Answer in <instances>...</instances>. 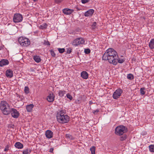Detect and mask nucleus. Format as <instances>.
<instances>
[{"label": "nucleus", "mask_w": 154, "mask_h": 154, "mask_svg": "<svg viewBox=\"0 0 154 154\" xmlns=\"http://www.w3.org/2000/svg\"><path fill=\"white\" fill-rule=\"evenodd\" d=\"M47 26V24L44 23V24H42V25H40L39 26V28L40 29H43L46 28Z\"/></svg>", "instance_id": "23"}, {"label": "nucleus", "mask_w": 154, "mask_h": 154, "mask_svg": "<svg viewBox=\"0 0 154 154\" xmlns=\"http://www.w3.org/2000/svg\"><path fill=\"white\" fill-rule=\"evenodd\" d=\"M84 39L82 38H79L74 39L72 42V45L75 46H77L80 44H84Z\"/></svg>", "instance_id": "6"}, {"label": "nucleus", "mask_w": 154, "mask_h": 154, "mask_svg": "<svg viewBox=\"0 0 154 154\" xmlns=\"http://www.w3.org/2000/svg\"><path fill=\"white\" fill-rule=\"evenodd\" d=\"M4 46L3 45H1L0 46V50H1L3 49Z\"/></svg>", "instance_id": "43"}, {"label": "nucleus", "mask_w": 154, "mask_h": 154, "mask_svg": "<svg viewBox=\"0 0 154 154\" xmlns=\"http://www.w3.org/2000/svg\"><path fill=\"white\" fill-rule=\"evenodd\" d=\"M145 88H140V91L141 94L143 95L145 94Z\"/></svg>", "instance_id": "28"}, {"label": "nucleus", "mask_w": 154, "mask_h": 154, "mask_svg": "<svg viewBox=\"0 0 154 154\" xmlns=\"http://www.w3.org/2000/svg\"><path fill=\"white\" fill-rule=\"evenodd\" d=\"M33 59L35 61L39 63L41 61V59L39 56H35L34 57Z\"/></svg>", "instance_id": "20"}, {"label": "nucleus", "mask_w": 154, "mask_h": 154, "mask_svg": "<svg viewBox=\"0 0 154 154\" xmlns=\"http://www.w3.org/2000/svg\"><path fill=\"white\" fill-rule=\"evenodd\" d=\"M63 11L64 14L66 15H69L73 12L74 10L69 8H65L63 9Z\"/></svg>", "instance_id": "11"}, {"label": "nucleus", "mask_w": 154, "mask_h": 154, "mask_svg": "<svg viewBox=\"0 0 154 154\" xmlns=\"http://www.w3.org/2000/svg\"><path fill=\"white\" fill-rule=\"evenodd\" d=\"M20 44L23 47H27L30 43V41L28 38L23 37H20L18 39Z\"/></svg>", "instance_id": "4"}, {"label": "nucleus", "mask_w": 154, "mask_h": 154, "mask_svg": "<svg viewBox=\"0 0 154 154\" xmlns=\"http://www.w3.org/2000/svg\"><path fill=\"white\" fill-rule=\"evenodd\" d=\"M149 150L151 152H154V145H150L149 146Z\"/></svg>", "instance_id": "22"}, {"label": "nucleus", "mask_w": 154, "mask_h": 154, "mask_svg": "<svg viewBox=\"0 0 154 154\" xmlns=\"http://www.w3.org/2000/svg\"><path fill=\"white\" fill-rule=\"evenodd\" d=\"M16 99L18 101H20L22 100V97L17 94H16Z\"/></svg>", "instance_id": "24"}, {"label": "nucleus", "mask_w": 154, "mask_h": 154, "mask_svg": "<svg viewBox=\"0 0 154 154\" xmlns=\"http://www.w3.org/2000/svg\"><path fill=\"white\" fill-rule=\"evenodd\" d=\"M45 44L47 45H50V44L49 42L48 41H47L46 42H45Z\"/></svg>", "instance_id": "44"}, {"label": "nucleus", "mask_w": 154, "mask_h": 154, "mask_svg": "<svg viewBox=\"0 0 154 154\" xmlns=\"http://www.w3.org/2000/svg\"><path fill=\"white\" fill-rule=\"evenodd\" d=\"M67 97L70 100H71L72 99V97L69 93H68L66 94Z\"/></svg>", "instance_id": "33"}, {"label": "nucleus", "mask_w": 154, "mask_h": 154, "mask_svg": "<svg viewBox=\"0 0 154 154\" xmlns=\"http://www.w3.org/2000/svg\"><path fill=\"white\" fill-rule=\"evenodd\" d=\"M118 58L117 52L113 48H110L107 50L103 54L102 59L105 60H108L111 64L116 65Z\"/></svg>", "instance_id": "1"}, {"label": "nucleus", "mask_w": 154, "mask_h": 154, "mask_svg": "<svg viewBox=\"0 0 154 154\" xmlns=\"http://www.w3.org/2000/svg\"><path fill=\"white\" fill-rule=\"evenodd\" d=\"M71 52V51H69V53H70Z\"/></svg>", "instance_id": "47"}, {"label": "nucleus", "mask_w": 154, "mask_h": 154, "mask_svg": "<svg viewBox=\"0 0 154 154\" xmlns=\"http://www.w3.org/2000/svg\"><path fill=\"white\" fill-rule=\"evenodd\" d=\"M0 109L5 115H8L10 113L11 109L9 104L5 101L2 100L0 103Z\"/></svg>", "instance_id": "3"}, {"label": "nucleus", "mask_w": 154, "mask_h": 154, "mask_svg": "<svg viewBox=\"0 0 154 154\" xmlns=\"http://www.w3.org/2000/svg\"><path fill=\"white\" fill-rule=\"evenodd\" d=\"M67 138H68L70 140H72L73 139L72 138V135H66Z\"/></svg>", "instance_id": "38"}, {"label": "nucleus", "mask_w": 154, "mask_h": 154, "mask_svg": "<svg viewBox=\"0 0 154 154\" xmlns=\"http://www.w3.org/2000/svg\"><path fill=\"white\" fill-rule=\"evenodd\" d=\"M81 75L82 78L85 79H87L88 76V73L85 71H82L81 73Z\"/></svg>", "instance_id": "16"}, {"label": "nucleus", "mask_w": 154, "mask_h": 154, "mask_svg": "<svg viewBox=\"0 0 154 154\" xmlns=\"http://www.w3.org/2000/svg\"><path fill=\"white\" fill-rule=\"evenodd\" d=\"M55 2L57 3H60L62 2V0H54Z\"/></svg>", "instance_id": "40"}, {"label": "nucleus", "mask_w": 154, "mask_h": 154, "mask_svg": "<svg viewBox=\"0 0 154 154\" xmlns=\"http://www.w3.org/2000/svg\"><path fill=\"white\" fill-rule=\"evenodd\" d=\"M54 95L53 93H50L47 97V100L49 102H53L54 100Z\"/></svg>", "instance_id": "10"}, {"label": "nucleus", "mask_w": 154, "mask_h": 154, "mask_svg": "<svg viewBox=\"0 0 154 154\" xmlns=\"http://www.w3.org/2000/svg\"><path fill=\"white\" fill-rule=\"evenodd\" d=\"M94 12V10L93 9H90L85 12V16L86 17L91 16L92 15Z\"/></svg>", "instance_id": "14"}, {"label": "nucleus", "mask_w": 154, "mask_h": 154, "mask_svg": "<svg viewBox=\"0 0 154 154\" xmlns=\"http://www.w3.org/2000/svg\"><path fill=\"white\" fill-rule=\"evenodd\" d=\"M99 111V109H97L96 110H94L93 111V113L94 115H96L97 114V113Z\"/></svg>", "instance_id": "37"}, {"label": "nucleus", "mask_w": 154, "mask_h": 154, "mask_svg": "<svg viewBox=\"0 0 154 154\" xmlns=\"http://www.w3.org/2000/svg\"><path fill=\"white\" fill-rule=\"evenodd\" d=\"M91 154H95V147L94 146H92L90 149Z\"/></svg>", "instance_id": "25"}, {"label": "nucleus", "mask_w": 154, "mask_h": 154, "mask_svg": "<svg viewBox=\"0 0 154 154\" xmlns=\"http://www.w3.org/2000/svg\"><path fill=\"white\" fill-rule=\"evenodd\" d=\"M149 48L151 49H154V39H152L149 44Z\"/></svg>", "instance_id": "18"}, {"label": "nucleus", "mask_w": 154, "mask_h": 154, "mask_svg": "<svg viewBox=\"0 0 154 154\" xmlns=\"http://www.w3.org/2000/svg\"><path fill=\"white\" fill-rule=\"evenodd\" d=\"M53 149L52 148H51V149H50L49 151L50 152H53Z\"/></svg>", "instance_id": "46"}, {"label": "nucleus", "mask_w": 154, "mask_h": 154, "mask_svg": "<svg viewBox=\"0 0 154 154\" xmlns=\"http://www.w3.org/2000/svg\"><path fill=\"white\" fill-rule=\"evenodd\" d=\"M122 92L123 91L122 89L119 88L116 90L112 94L113 98L115 99H117L121 96Z\"/></svg>", "instance_id": "7"}, {"label": "nucleus", "mask_w": 154, "mask_h": 154, "mask_svg": "<svg viewBox=\"0 0 154 154\" xmlns=\"http://www.w3.org/2000/svg\"><path fill=\"white\" fill-rule=\"evenodd\" d=\"M45 136H46V137L48 138H51L53 137V136H52L53 135H45Z\"/></svg>", "instance_id": "41"}, {"label": "nucleus", "mask_w": 154, "mask_h": 154, "mask_svg": "<svg viewBox=\"0 0 154 154\" xmlns=\"http://www.w3.org/2000/svg\"><path fill=\"white\" fill-rule=\"evenodd\" d=\"M65 112L63 110L60 111L58 113L57 116V121L61 123H65L69 121V117L66 115H65Z\"/></svg>", "instance_id": "2"}, {"label": "nucleus", "mask_w": 154, "mask_h": 154, "mask_svg": "<svg viewBox=\"0 0 154 154\" xmlns=\"http://www.w3.org/2000/svg\"><path fill=\"white\" fill-rule=\"evenodd\" d=\"M9 61L7 60L2 59L0 61V66H3L8 64Z\"/></svg>", "instance_id": "13"}, {"label": "nucleus", "mask_w": 154, "mask_h": 154, "mask_svg": "<svg viewBox=\"0 0 154 154\" xmlns=\"http://www.w3.org/2000/svg\"><path fill=\"white\" fill-rule=\"evenodd\" d=\"M31 152V150L29 149H24L23 151V154H29Z\"/></svg>", "instance_id": "21"}, {"label": "nucleus", "mask_w": 154, "mask_h": 154, "mask_svg": "<svg viewBox=\"0 0 154 154\" xmlns=\"http://www.w3.org/2000/svg\"><path fill=\"white\" fill-rule=\"evenodd\" d=\"M127 78L130 80H132L134 79V77L133 75L131 74H128L127 75Z\"/></svg>", "instance_id": "27"}, {"label": "nucleus", "mask_w": 154, "mask_h": 154, "mask_svg": "<svg viewBox=\"0 0 154 154\" xmlns=\"http://www.w3.org/2000/svg\"><path fill=\"white\" fill-rule=\"evenodd\" d=\"M93 104V102L92 101H91L89 102V104L90 105H91Z\"/></svg>", "instance_id": "45"}, {"label": "nucleus", "mask_w": 154, "mask_h": 154, "mask_svg": "<svg viewBox=\"0 0 154 154\" xmlns=\"http://www.w3.org/2000/svg\"><path fill=\"white\" fill-rule=\"evenodd\" d=\"M23 20V16L20 14H15L13 18V21L15 23L21 22Z\"/></svg>", "instance_id": "8"}, {"label": "nucleus", "mask_w": 154, "mask_h": 154, "mask_svg": "<svg viewBox=\"0 0 154 154\" xmlns=\"http://www.w3.org/2000/svg\"><path fill=\"white\" fill-rule=\"evenodd\" d=\"M120 140L123 141L125 140L127 138L126 135H120Z\"/></svg>", "instance_id": "31"}, {"label": "nucleus", "mask_w": 154, "mask_h": 154, "mask_svg": "<svg viewBox=\"0 0 154 154\" xmlns=\"http://www.w3.org/2000/svg\"><path fill=\"white\" fill-rule=\"evenodd\" d=\"M58 50L60 53H62L65 51V49L64 48H58Z\"/></svg>", "instance_id": "32"}, {"label": "nucleus", "mask_w": 154, "mask_h": 154, "mask_svg": "<svg viewBox=\"0 0 154 154\" xmlns=\"http://www.w3.org/2000/svg\"><path fill=\"white\" fill-rule=\"evenodd\" d=\"M50 51L51 55L53 57H55L56 56V54L54 51L51 50Z\"/></svg>", "instance_id": "34"}, {"label": "nucleus", "mask_w": 154, "mask_h": 154, "mask_svg": "<svg viewBox=\"0 0 154 154\" xmlns=\"http://www.w3.org/2000/svg\"><path fill=\"white\" fill-rule=\"evenodd\" d=\"M117 62H118L119 63H123L125 61V60L123 59H120L119 58V57L117 58Z\"/></svg>", "instance_id": "29"}, {"label": "nucleus", "mask_w": 154, "mask_h": 154, "mask_svg": "<svg viewBox=\"0 0 154 154\" xmlns=\"http://www.w3.org/2000/svg\"><path fill=\"white\" fill-rule=\"evenodd\" d=\"M34 105L32 104H29L26 106V109L28 112H30L32 111Z\"/></svg>", "instance_id": "15"}, {"label": "nucleus", "mask_w": 154, "mask_h": 154, "mask_svg": "<svg viewBox=\"0 0 154 154\" xmlns=\"http://www.w3.org/2000/svg\"><path fill=\"white\" fill-rule=\"evenodd\" d=\"M9 146L8 145H7L4 149V151L5 152L7 151L9 149Z\"/></svg>", "instance_id": "36"}, {"label": "nucleus", "mask_w": 154, "mask_h": 154, "mask_svg": "<svg viewBox=\"0 0 154 154\" xmlns=\"http://www.w3.org/2000/svg\"><path fill=\"white\" fill-rule=\"evenodd\" d=\"M66 91L64 90H60L59 91L58 94L60 97H63L66 94Z\"/></svg>", "instance_id": "19"}, {"label": "nucleus", "mask_w": 154, "mask_h": 154, "mask_svg": "<svg viewBox=\"0 0 154 154\" xmlns=\"http://www.w3.org/2000/svg\"><path fill=\"white\" fill-rule=\"evenodd\" d=\"M24 92L26 94H29V88L28 86H25L24 89Z\"/></svg>", "instance_id": "26"}, {"label": "nucleus", "mask_w": 154, "mask_h": 154, "mask_svg": "<svg viewBox=\"0 0 154 154\" xmlns=\"http://www.w3.org/2000/svg\"><path fill=\"white\" fill-rule=\"evenodd\" d=\"M127 128L123 125H119L117 127L115 130L116 134L123 135V134L127 131Z\"/></svg>", "instance_id": "5"}, {"label": "nucleus", "mask_w": 154, "mask_h": 154, "mask_svg": "<svg viewBox=\"0 0 154 154\" xmlns=\"http://www.w3.org/2000/svg\"><path fill=\"white\" fill-rule=\"evenodd\" d=\"M52 132L50 130H47L45 132V135H52Z\"/></svg>", "instance_id": "30"}, {"label": "nucleus", "mask_w": 154, "mask_h": 154, "mask_svg": "<svg viewBox=\"0 0 154 154\" xmlns=\"http://www.w3.org/2000/svg\"><path fill=\"white\" fill-rule=\"evenodd\" d=\"M14 146L15 147L18 149H22L23 148V145L20 142H16Z\"/></svg>", "instance_id": "17"}, {"label": "nucleus", "mask_w": 154, "mask_h": 154, "mask_svg": "<svg viewBox=\"0 0 154 154\" xmlns=\"http://www.w3.org/2000/svg\"><path fill=\"white\" fill-rule=\"evenodd\" d=\"M10 112L11 113L12 116L14 118H17L19 116V113L14 108H11V110Z\"/></svg>", "instance_id": "9"}, {"label": "nucleus", "mask_w": 154, "mask_h": 154, "mask_svg": "<svg viewBox=\"0 0 154 154\" xmlns=\"http://www.w3.org/2000/svg\"><path fill=\"white\" fill-rule=\"evenodd\" d=\"M89 1V0H82V2L83 4Z\"/></svg>", "instance_id": "39"}, {"label": "nucleus", "mask_w": 154, "mask_h": 154, "mask_svg": "<svg viewBox=\"0 0 154 154\" xmlns=\"http://www.w3.org/2000/svg\"><path fill=\"white\" fill-rule=\"evenodd\" d=\"M6 75L8 77L11 78L13 76V72L11 69L7 70L6 72Z\"/></svg>", "instance_id": "12"}, {"label": "nucleus", "mask_w": 154, "mask_h": 154, "mask_svg": "<svg viewBox=\"0 0 154 154\" xmlns=\"http://www.w3.org/2000/svg\"><path fill=\"white\" fill-rule=\"evenodd\" d=\"M85 52L87 54H88L90 52V50L89 49H86L85 50Z\"/></svg>", "instance_id": "35"}, {"label": "nucleus", "mask_w": 154, "mask_h": 154, "mask_svg": "<svg viewBox=\"0 0 154 154\" xmlns=\"http://www.w3.org/2000/svg\"><path fill=\"white\" fill-rule=\"evenodd\" d=\"M96 23L95 22H94V23H93V24H92V27H94V26H96Z\"/></svg>", "instance_id": "42"}]
</instances>
